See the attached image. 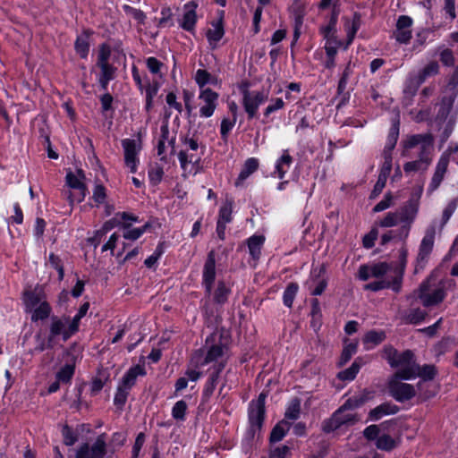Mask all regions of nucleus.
<instances>
[{"instance_id": "5", "label": "nucleus", "mask_w": 458, "mask_h": 458, "mask_svg": "<svg viewBox=\"0 0 458 458\" xmlns=\"http://www.w3.org/2000/svg\"><path fill=\"white\" fill-rule=\"evenodd\" d=\"M454 281L436 280L429 276L422 282L418 289V298L424 307L436 306L441 303L446 296V291L454 286Z\"/></svg>"}, {"instance_id": "18", "label": "nucleus", "mask_w": 458, "mask_h": 458, "mask_svg": "<svg viewBox=\"0 0 458 458\" xmlns=\"http://www.w3.org/2000/svg\"><path fill=\"white\" fill-rule=\"evenodd\" d=\"M75 333L76 330H72V326L68 317H55L51 321L48 341L51 342L58 335H61L63 340L66 341Z\"/></svg>"}, {"instance_id": "2", "label": "nucleus", "mask_w": 458, "mask_h": 458, "mask_svg": "<svg viewBox=\"0 0 458 458\" xmlns=\"http://www.w3.org/2000/svg\"><path fill=\"white\" fill-rule=\"evenodd\" d=\"M382 357L388 364L397 369L393 376L401 377L403 379H413L416 377L417 363L413 359V353L406 350L399 352L392 346H386L382 351Z\"/></svg>"}, {"instance_id": "46", "label": "nucleus", "mask_w": 458, "mask_h": 458, "mask_svg": "<svg viewBox=\"0 0 458 458\" xmlns=\"http://www.w3.org/2000/svg\"><path fill=\"white\" fill-rule=\"evenodd\" d=\"M440 66L437 62H429L423 69H421L417 75L424 82L428 77L435 76L439 73Z\"/></svg>"}, {"instance_id": "11", "label": "nucleus", "mask_w": 458, "mask_h": 458, "mask_svg": "<svg viewBox=\"0 0 458 458\" xmlns=\"http://www.w3.org/2000/svg\"><path fill=\"white\" fill-rule=\"evenodd\" d=\"M419 198L407 201L400 210L395 211L399 215V221L402 224L399 236L404 240L409 236L411 224L414 222L419 212Z\"/></svg>"}, {"instance_id": "45", "label": "nucleus", "mask_w": 458, "mask_h": 458, "mask_svg": "<svg viewBox=\"0 0 458 458\" xmlns=\"http://www.w3.org/2000/svg\"><path fill=\"white\" fill-rule=\"evenodd\" d=\"M385 337L386 335L384 332L372 330L365 335L363 342L368 345L367 349H370L383 342Z\"/></svg>"}, {"instance_id": "28", "label": "nucleus", "mask_w": 458, "mask_h": 458, "mask_svg": "<svg viewBox=\"0 0 458 458\" xmlns=\"http://www.w3.org/2000/svg\"><path fill=\"white\" fill-rule=\"evenodd\" d=\"M259 168V160L255 157L248 158L235 182V186H241L243 182Z\"/></svg>"}, {"instance_id": "4", "label": "nucleus", "mask_w": 458, "mask_h": 458, "mask_svg": "<svg viewBox=\"0 0 458 458\" xmlns=\"http://www.w3.org/2000/svg\"><path fill=\"white\" fill-rule=\"evenodd\" d=\"M203 150L197 140L185 138L182 141V148L178 153L180 166L182 175H195L201 171L200 160Z\"/></svg>"}, {"instance_id": "54", "label": "nucleus", "mask_w": 458, "mask_h": 458, "mask_svg": "<svg viewBox=\"0 0 458 458\" xmlns=\"http://www.w3.org/2000/svg\"><path fill=\"white\" fill-rule=\"evenodd\" d=\"M75 50L81 58H86L89 50L88 39L84 37H78L75 41Z\"/></svg>"}, {"instance_id": "51", "label": "nucleus", "mask_w": 458, "mask_h": 458, "mask_svg": "<svg viewBox=\"0 0 458 458\" xmlns=\"http://www.w3.org/2000/svg\"><path fill=\"white\" fill-rule=\"evenodd\" d=\"M131 389L126 388L125 386H122L121 384H118L114 397V403L119 408H123L124 404L126 403L129 393Z\"/></svg>"}, {"instance_id": "25", "label": "nucleus", "mask_w": 458, "mask_h": 458, "mask_svg": "<svg viewBox=\"0 0 458 458\" xmlns=\"http://www.w3.org/2000/svg\"><path fill=\"white\" fill-rule=\"evenodd\" d=\"M68 357L67 363L64 365L56 373L55 378L63 384L70 383L74 375L76 358L70 352L66 353Z\"/></svg>"}, {"instance_id": "57", "label": "nucleus", "mask_w": 458, "mask_h": 458, "mask_svg": "<svg viewBox=\"0 0 458 458\" xmlns=\"http://www.w3.org/2000/svg\"><path fill=\"white\" fill-rule=\"evenodd\" d=\"M164 170L162 166L155 165L148 171V179L153 185L158 184L163 178Z\"/></svg>"}, {"instance_id": "48", "label": "nucleus", "mask_w": 458, "mask_h": 458, "mask_svg": "<svg viewBox=\"0 0 458 458\" xmlns=\"http://www.w3.org/2000/svg\"><path fill=\"white\" fill-rule=\"evenodd\" d=\"M288 430L289 424L285 421H281L280 423L276 424L272 429V432L270 434V441L274 443L281 441L286 435V432Z\"/></svg>"}, {"instance_id": "41", "label": "nucleus", "mask_w": 458, "mask_h": 458, "mask_svg": "<svg viewBox=\"0 0 458 458\" xmlns=\"http://www.w3.org/2000/svg\"><path fill=\"white\" fill-rule=\"evenodd\" d=\"M417 372L418 373L416 374V377H420L422 378V381H420L417 385L419 391H420L423 386V381L431 380L434 378L436 375V369L432 365H425L420 368L417 364Z\"/></svg>"}, {"instance_id": "31", "label": "nucleus", "mask_w": 458, "mask_h": 458, "mask_svg": "<svg viewBox=\"0 0 458 458\" xmlns=\"http://www.w3.org/2000/svg\"><path fill=\"white\" fill-rule=\"evenodd\" d=\"M397 411L396 405L382 403L369 411V418L372 420H378L385 415L395 414Z\"/></svg>"}, {"instance_id": "42", "label": "nucleus", "mask_w": 458, "mask_h": 458, "mask_svg": "<svg viewBox=\"0 0 458 458\" xmlns=\"http://www.w3.org/2000/svg\"><path fill=\"white\" fill-rule=\"evenodd\" d=\"M398 445V442L387 434H383L377 438V448L383 451H392Z\"/></svg>"}, {"instance_id": "58", "label": "nucleus", "mask_w": 458, "mask_h": 458, "mask_svg": "<svg viewBox=\"0 0 458 458\" xmlns=\"http://www.w3.org/2000/svg\"><path fill=\"white\" fill-rule=\"evenodd\" d=\"M89 309V302H85L81 306L77 314L73 317V318L72 320H70V322L72 326V330H76V332L79 330L80 321L87 314Z\"/></svg>"}, {"instance_id": "59", "label": "nucleus", "mask_w": 458, "mask_h": 458, "mask_svg": "<svg viewBox=\"0 0 458 458\" xmlns=\"http://www.w3.org/2000/svg\"><path fill=\"white\" fill-rule=\"evenodd\" d=\"M325 50L327 57H335L338 48L342 46V42L336 39H325Z\"/></svg>"}, {"instance_id": "38", "label": "nucleus", "mask_w": 458, "mask_h": 458, "mask_svg": "<svg viewBox=\"0 0 458 458\" xmlns=\"http://www.w3.org/2000/svg\"><path fill=\"white\" fill-rule=\"evenodd\" d=\"M454 102V96L444 97L440 103V107L437 113V120L445 121L447 119L449 114L453 110V106Z\"/></svg>"}, {"instance_id": "34", "label": "nucleus", "mask_w": 458, "mask_h": 458, "mask_svg": "<svg viewBox=\"0 0 458 458\" xmlns=\"http://www.w3.org/2000/svg\"><path fill=\"white\" fill-rule=\"evenodd\" d=\"M195 82L200 89H206L205 86L207 84H216L217 79L214 76H212L208 71L204 69H199L197 70L195 76H194Z\"/></svg>"}, {"instance_id": "44", "label": "nucleus", "mask_w": 458, "mask_h": 458, "mask_svg": "<svg viewBox=\"0 0 458 458\" xmlns=\"http://www.w3.org/2000/svg\"><path fill=\"white\" fill-rule=\"evenodd\" d=\"M422 83L423 81L417 74H410L403 89L404 94L411 97L414 96Z\"/></svg>"}, {"instance_id": "15", "label": "nucleus", "mask_w": 458, "mask_h": 458, "mask_svg": "<svg viewBox=\"0 0 458 458\" xmlns=\"http://www.w3.org/2000/svg\"><path fill=\"white\" fill-rule=\"evenodd\" d=\"M218 98L219 94L211 89H200L198 96L199 116L211 117L218 106Z\"/></svg>"}, {"instance_id": "3", "label": "nucleus", "mask_w": 458, "mask_h": 458, "mask_svg": "<svg viewBox=\"0 0 458 458\" xmlns=\"http://www.w3.org/2000/svg\"><path fill=\"white\" fill-rule=\"evenodd\" d=\"M363 403V400L349 398L344 404L336 410L333 415L322 424V429L326 433L333 432L343 426H352L360 420L354 412V409Z\"/></svg>"}, {"instance_id": "12", "label": "nucleus", "mask_w": 458, "mask_h": 458, "mask_svg": "<svg viewBox=\"0 0 458 458\" xmlns=\"http://www.w3.org/2000/svg\"><path fill=\"white\" fill-rule=\"evenodd\" d=\"M123 148L124 164L132 174L138 170L140 164L139 154L141 150V140L140 139H123L122 140Z\"/></svg>"}, {"instance_id": "43", "label": "nucleus", "mask_w": 458, "mask_h": 458, "mask_svg": "<svg viewBox=\"0 0 458 458\" xmlns=\"http://www.w3.org/2000/svg\"><path fill=\"white\" fill-rule=\"evenodd\" d=\"M230 293V288L224 282H218L213 293L214 301L217 304H224L227 301Z\"/></svg>"}, {"instance_id": "21", "label": "nucleus", "mask_w": 458, "mask_h": 458, "mask_svg": "<svg viewBox=\"0 0 458 458\" xmlns=\"http://www.w3.org/2000/svg\"><path fill=\"white\" fill-rule=\"evenodd\" d=\"M216 278V259L213 251L209 252L203 267L202 282L206 292L211 294L212 285Z\"/></svg>"}, {"instance_id": "6", "label": "nucleus", "mask_w": 458, "mask_h": 458, "mask_svg": "<svg viewBox=\"0 0 458 458\" xmlns=\"http://www.w3.org/2000/svg\"><path fill=\"white\" fill-rule=\"evenodd\" d=\"M86 176L81 169L69 170L65 175V184L62 190V195L68 200L72 208L75 203H81L85 199L88 188L85 183Z\"/></svg>"}, {"instance_id": "29", "label": "nucleus", "mask_w": 458, "mask_h": 458, "mask_svg": "<svg viewBox=\"0 0 458 458\" xmlns=\"http://www.w3.org/2000/svg\"><path fill=\"white\" fill-rule=\"evenodd\" d=\"M293 163V157L290 156L288 150H284L282 156L276 163V171L277 177L283 179L285 174L289 171Z\"/></svg>"}, {"instance_id": "32", "label": "nucleus", "mask_w": 458, "mask_h": 458, "mask_svg": "<svg viewBox=\"0 0 458 458\" xmlns=\"http://www.w3.org/2000/svg\"><path fill=\"white\" fill-rule=\"evenodd\" d=\"M432 162V157H420L414 161H410L404 164L403 170L406 173L426 171Z\"/></svg>"}, {"instance_id": "60", "label": "nucleus", "mask_w": 458, "mask_h": 458, "mask_svg": "<svg viewBox=\"0 0 458 458\" xmlns=\"http://www.w3.org/2000/svg\"><path fill=\"white\" fill-rule=\"evenodd\" d=\"M439 59L445 66H453L454 64V53L449 48L443 47L439 49Z\"/></svg>"}, {"instance_id": "49", "label": "nucleus", "mask_w": 458, "mask_h": 458, "mask_svg": "<svg viewBox=\"0 0 458 458\" xmlns=\"http://www.w3.org/2000/svg\"><path fill=\"white\" fill-rule=\"evenodd\" d=\"M130 224L123 225L124 229L123 236L124 239L131 241L139 239L145 233L146 228L148 226V225H145L139 228H130Z\"/></svg>"}, {"instance_id": "64", "label": "nucleus", "mask_w": 458, "mask_h": 458, "mask_svg": "<svg viewBox=\"0 0 458 458\" xmlns=\"http://www.w3.org/2000/svg\"><path fill=\"white\" fill-rule=\"evenodd\" d=\"M378 231L377 228H372L362 239L363 247L366 249H371L375 245V242L377 239Z\"/></svg>"}, {"instance_id": "9", "label": "nucleus", "mask_w": 458, "mask_h": 458, "mask_svg": "<svg viewBox=\"0 0 458 458\" xmlns=\"http://www.w3.org/2000/svg\"><path fill=\"white\" fill-rule=\"evenodd\" d=\"M399 137V120L393 123L389 130L386 146L384 148L383 164L378 176L387 179L392 170V151L394 150Z\"/></svg>"}, {"instance_id": "10", "label": "nucleus", "mask_w": 458, "mask_h": 458, "mask_svg": "<svg viewBox=\"0 0 458 458\" xmlns=\"http://www.w3.org/2000/svg\"><path fill=\"white\" fill-rule=\"evenodd\" d=\"M110 55L111 50L109 46L106 44L101 45L98 54L97 65L100 68L98 82L103 90L107 89L109 81L114 78L115 68L109 64Z\"/></svg>"}, {"instance_id": "50", "label": "nucleus", "mask_w": 458, "mask_h": 458, "mask_svg": "<svg viewBox=\"0 0 458 458\" xmlns=\"http://www.w3.org/2000/svg\"><path fill=\"white\" fill-rule=\"evenodd\" d=\"M299 286L295 283H291L287 285L285 288L284 294H283V301L284 304L291 308L293 303V300L298 293Z\"/></svg>"}, {"instance_id": "33", "label": "nucleus", "mask_w": 458, "mask_h": 458, "mask_svg": "<svg viewBox=\"0 0 458 458\" xmlns=\"http://www.w3.org/2000/svg\"><path fill=\"white\" fill-rule=\"evenodd\" d=\"M264 242L265 237L262 235H253L248 239L249 252L254 259H259Z\"/></svg>"}, {"instance_id": "23", "label": "nucleus", "mask_w": 458, "mask_h": 458, "mask_svg": "<svg viewBox=\"0 0 458 458\" xmlns=\"http://www.w3.org/2000/svg\"><path fill=\"white\" fill-rule=\"evenodd\" d=\"M198 4L195 2H189L183 5V14L180 21V26L187 30L191 31L194 30L197 21L196 9Z\"/></svg>"}, {"instance_id": "35", "label": "nucleus", "mask_w": 458, "mask_h": 458, "mask_svg": "<svg viewBox=\"0 0 458 458\" xmlns=\"http://www.w3.org/2000/svg\"><path fill=\"white\" fill-rule=\"evenodd\" d=\"M338 19V12L334 10L328 24L320 29L324 39H336V23Z\"/></svg>"}, {"instance_id": "63", "label": "nucleus", "mask_w": 458, "mask_h": 458, "mask_svg": "<svg viewBox=\"0 0 458 458\" xmlns=\"http://www.w3.org/2000/svg\"><path fill=\"white\" fill-rule=\"evenodd\" d=\"M92 199L96 205L103 204L106 199V189L102 184H97L93 190Z\"/></svg>"}, {"instance_id": "13", "label": "nucleus", "mask_w": 458, "mask_h": 458, "mask_svg": "<svg viewBox=\"0 0 458 458\" xmlns=\"http://www.w3.org/2000/svg\"><path fill=\"white\" fill-rule=\"evenodd\" d=\"M267 394L260 393L257 400L250 402L249 406L250 430L254 435L259 431L265 417V402Z\"/></svg>"}, {"instance_id": "1", "label": "nucleus", "mask_w": 458, "mask_h": 458, "mask_svg": "<svg viewBox=\"0 0 458 458\" xmlns=\"http://www.w3.org/2000/svg\"><path fill=\"white\" fill-rule=\"evenodd\" d=\"M229 357L228 347L222 344L220 340L216 341V335H212L206 340L203 349L197 350L191 358V362L195 367H204L207 364L216 363V371L221 372Z\"/></svg>"}, {"instance_id": "8", "label": "nucleus", "mask_w": 458, "mask_h": 458, "mask_svg": "<svg viewBox=\"0 0 458 458\" xmlns=\"http://www.w3.org/2000/svg\"><path fill=\"white\" fill-rule=\"evenodd\" d=\"M106 437L105 434L99 435L92 445L83 443L72 450L69 458H104L106 454Z\"/></svg>"}, {"instance_id": "37", "label": "nucleus", "mask_w": 458, "mask_h": 458, "mask_svg": "<svg viewBox=\"0 0 458 458\" xmlns=\"http://www.w3.org/2000/svg\"><path fill=\"white\" fill-rule=\"evenodd\" d=\"M361 365H362L361 359L357 358L353 361V363L352 364V366L350 368H348L343 371H340L337 375V377L343 381L353 380L355 378L356 375L358 374V372L360 371Z\"/></svg>"}, {"instance_id": "7", "label": "nucleus", "mask_w": 458, "mask_h": 458, "mask_svg": "<svg viewBox=\"0 0 458 458\" xmlns=\"http://www.w3.org/2000/svg\"><path fill=\"white\" fill-rule=\"evenodd\" d=\"M434 138L430 133L407 135L402 141V156L409 157L410 151L417 148L419 157H432Z\"/></svg>"}, {"instance_id": "16", "label": "nucleus", "mask_w": 458, "mask_h": 458, "mask_svg": "<svg viewBox=\"0 0 458 458\" xmlns=\"http://www.w3.org/2000/svg\"><path fill=\"white\" fill-rule=\"evenodd\" d=\"M435 233L436 232L433 226L426 231V233L420 244L419 252L417 255L415 264V273L420 272L425 267L428 260L429 255L433 250Z\"/></svg>"}, {"instance_id": "56", "label": "nucleus", "mask_w": 458, "mask_h": 458, "mask_svg": "<svg viewBox=\"0 0 458 458\" xmlns=\"http://www.w3.org/2000/svg\"><path fill=\"white\" fill-rule=\"evenodd\" d=\"M400 223L399 215L394 212H388L380 221L379 225L381 227H393Z\"/></svg>"}, {"instance_id": "22", "label": "nucleus", "mask_w": 458, "mask_h": 458, "mask_svg": "<svg viewBox=\"0 0 458 458\" xmlns=\"http://www.w3.org/2000/svg\"><path fill=\"white\" fill-rule=\"evenodd\" d=\"M402 283L400 282V276H392V279L384 278L375 282H371L364 286L366 290L372 292H377L383 289H392L395 293H399L402 289Z\"/></svg>"}, {"instance_id": "20", "label": "nucleus", "mask_w": 458, "mask_h": 458, "mask_svg": "<svg viewBox=\"0 0 458 458\" xmlns=\"http://www.w3.org/2000/svg\"><path fill=\"white\" fill-rule=\"evenodd\" d=\"M411 25L412 19L411 17L402 15L398 18L394 31V38L398 42L407 44L410 41L411 38Z\"/></svg>"}, {"instance_id": "17", "label": "nucleus", "mask_w": 458, "mask_h": 458, "mask_svg": "<svg viewBox=\"0 0 458 458\" xmlns=\"http://www.w3.org/2000/svg\"><path fill=\"white\" fill-rule=\"evenodd\" d=\"M242 95V105L250 119L256 116L259 106L268 99V92L264 90L245 89Z\"/></svg>"}, {"instance_id": "39", "label": "nucleus", "mask_w": 458, "mask_h": 458, "mask_svg": "<svg viewBox=\"0 0 458 458\" xmlns=\"http://www.w3.org/2000/svg\"><path fill=\"white\" fill-rule=\"evenodd\" d=\"M51 307L47 301L29 311L31 313V320L38 321L47 318L51 313Z\"/></svg>"}, {"instance_id": "24", "label": "nucleus", "mask_w": 458, "mask_h": 458, "mask_svg": "<svg viewBox=\"0 0 458 458\" xmlns=\"http://www.w3.org/2000/svg\"><path fill=\"white\" fill-rule=\"evenodd\" d=\"M147 374L144 365L131 367L122 377L119 384L126 388L131 389L135 386L138 377H144Z\"/></svg>"}, {"instance_id": "30", "label": "nucleus", "mask_w": 458, "mask_h": 458, "mask_svg": "<svg viewBox=\"0 0 458 458\" xmlns=\"http://www.w3.org/2000/svg\"><path fill=\"white\" fill-rule=\"evenodd\" d=\"M45 301L44 294L41 292L28 291L24 293L23 301L27 312L30 311Z\"/></svg>"}, {"instance_id": "27", "label": "nucleus", "mask_w": 458, "mask_h": 458, "mask_svg": "<svg viewBox=\"0 0 458 458\" xmlns=\"http://www.w3.org/2000/svg\"><path fill=\"white\" fill-rule=\"evenodd\" d=\"M224 34L225 30L222 22L219 21L212 22L211 28L208 29L206 33L208 41L212 48H216L217 47V44L224 37Z\"/></svg>"}, {"instance_id": "61", "label": "nucleus", "mask_w": 458, "mask_h": 458, "mask_svg": "<svg viewBox=\"0 0 458 458\" xmlns=\"http://www.w3.org/2000/svg\"><path fill=\"white\" fill-rule=\"evenodd\" d=\"M232 202L227 201L219 210V218L217 222H224V224L229 223L232 220Z\"/></svg>"}, {"instance_id": "53", "label": "nucleus", "mask_w": 458, "mask_h": 458, "mask_svg": "<svg viewBox=\"0 0 458 458\" xmlns=\"http://www.w3.org/2000/svg\"><path fill=\"white\" fill-rule=\"evenodd\" d=\"M301 412V403L298 399H293L285 411V418L295 420L299 418Z\"/></svg>"}, {"instance_id": "62", "label": "nucleus", "mask_w": 458, "mask_h": 458, "mask_svg": "<svg viewBox=\"0 0 458 458\" xmlns=\"http://www.w3.org/2000/svg\"><path fill=\"white\" fill-rule=\"evenodd\" d=\"M393 204H394V197L390 192H387L385 195L384 199L382 200H380L373 208V212L377 213V212L384 211V210L389 208L390 207H392Z\"/></svg>"}, {"instance_id": "52", "label": "nucleus", "mask_w": 458, "mask_h": 458, "mask_svg": "<svg viewBox=\"0 0 458 458\" xmlns=\"http://www.w3.org/2000/svg\"><path fill=\"white\" fill-rule=\"evenodd\" d=\"M356 352H357V344L351 343V344H346L344 347V350L342 352L340 360H339V366H344V364H346L351 360L352 355H354L356 353Z\"/></svg>"}, {"instance_id": "36", "label": "nucleus", "mask_w": 458, "mask_h": 458, "mask_svg": "<svg viewBox=\"0 0 458 458\" xmlns=\"http://www.w3.org/2000/svg\"><path fill=\"white\" fill-rule=\"evenodd\" d=\"M360 28V17L355 14L352 21L344 20V29L347 35V44L345 48L353 41L355 35Z\"/></svg>"}, {"instance_id": "47", "label": "nucleus", "mask_w": 458, "mask_h": 458, "mask_svg": "<svg viewBox=\"0 0 458 458\" xmlns=\"http://www.w3.org/2000/svg\"><path fill=\"white\" fill-rule=\"evenodd\" d=\"M188 404L184 400L177 401L172 408V417L179 421H184Z\"/></svg>"}, {"instance_id": "14", "label": "nucleus", "mask_w": 458, "mask_h": 458, "mask_svg": "<svg viewBox=\"0 0 458 458\" xmlns=\"http://www.w3.org/2000/svg\"><path fill=\"white\" fill-rule=\"evenodd\" d=\"M403 378L392 376L388 380V390L390 394L398 402H404L411 399L416 394L414 386L403 382Z\"/></svg>"}, {"instance_id": "19", "label": "nucleus", "mask_w": 458, "mask_h": 458, "mask_svg": "<svg viewBox=\"0 0 458 458\" xmlns=\"http://www.w3.org/2000/svg\"><path fill=\"white\" fill-rule=\"evenodd\" d=\"M449 164V157L446 152H444L437 161L434 174L431 178V182L428 185V191H435L441 184L444 180L445 174L447 171Z\"/></svg>"}, {"instance_id": "55", "label": "nucleus", "mask_w": 458, "mask_h": 458, "mask_svg": "<svg viewBox=\"0 0 458 458\" xmlns=\"http://www.w3.org/2000/svg\"><path fill=\"white\" fill-rule=\"evenodd\" d=\"M219 373L220 372H218V371L213 372L211 374L210 377L208 378V380L207 381L206 386L203 390V395L205 397L208 398L214 393V390L216 386L217 379L219 377Z\"/></svg>"}, {"instance_id": "40", "label": "nucleus", "mask_w": 458, "mask_h": 458, "mask_svg": "<svg viewBox=\"0 0 458 458\" xmlns=\"http://www.w3.org/2000/svg\"><path fill=\"white\" fill-rule=\"evenodd\" d=\"M408 250L405 246L402 247L399 251V264L394 266V276H400V282L403 284V278L407 264Z\"/></svg>"}, {"instance_id": "26", "label": "nucleus", "mask_w": 458, "mask_h": 458, "mask_svg": "<svg viewBox=\"0 0 458 458\" xmlns=\"http://www.w3.org/2000/svg\"><path fill=\"white\" fill-rule=\"evenodd\" d=\"M371 274L374 278L392 279V276H394V264L387 262H378L371 264Z\"/></svg>"}]
</instances>
